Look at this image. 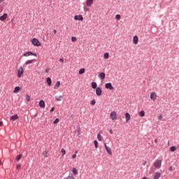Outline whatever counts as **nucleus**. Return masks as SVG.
<instances>
[{
    "label": "nucleus",
    "mask_w": 179,
    "mask_h": 179,
    "mask_svg": "<svg viewBox=\"0 0 179 179\" xmlns=\"http://www.w3.org/2000/svg\"><path fill=\"white\" fill-rule=\"evenodd\" d=\"M110 117L111 120H113V121H115V120H117V112L112 111L110 113Z\"/></svg>",
    "instance_id": "obj_3"
},
{
    "label": "nucleus",
    "mask_w": 179,
    "mask_h": 179,
    "mask_svg": "<svg viewBox=\"0 0 179 179\" xmlns=\"http://www.w3.org/2000/svg\"><path fill=\"white\" fill-rule=\"evenodd\" d=\"M3 125V122L2 121H0V127H2Z\"/></svg>",
    "instance_id": "obj_51"
},
{
    "label": "nucleus",
    "mask_w": 179,
    "mask_h": 179,
    "mask_svg": "<svg viewBox=\"0 0 179 179\" xmlns=\"http://www.w3.org/2000/svg\"><path fill=\"white\" fill-rule=\"evenodd\" d=\"M74 19L75 20H79V15H75Z\"/></svg>",
    "instance_id": "obj_44"
},
{
    "label": "nucleus",
    "mask_w": 179,
    "mask_h": 179,
    "mask_svg": "<svg viewBox=\"0 0 179 179\" xmlns=\"http://www.w3.org/2000/svg\"><path fill=\"white\" fill-rule=\"evenodd\" d=\"M43 156L45 157H48V152L47 150H45L43 153Z\"/></svg>",
    "instance_id": "obj_33"
},
{
    "label": "nucleus",
    "mask_w": 179,
    "mask_h": 179,
    "mask_svg": "<svg viewBox=\"0 0 179 179\" xmlns=\"http://www.w3.org/2000/svg\"><path fill=\"white\" fill-rule=\"evenodd\" d=\"M59 61H60V62H64V59L61 58V59H59Z\"/></svg>",
    "instance_id": "obj_53"
},
{
    "label": "nucleus",
    "mask_w": 179,
    "mask_h": 179,
    "mask_svg": "<svg viewBox=\"0 0 179 179\" xmlns=\"http://www.w3.org/2000/svg\"><path fill=\"white\" fill-rule=\"evenodd\" d=\"M160 177H162V173L160 172L155 173L154 174L153 179H159L160 178Z\"/></svg>",
    "instance_id": "obj_13"
},
{
    "label": "nucleus",
    "mask_w": 179,
    "mask_h": 179,
    "mask_svg": "<svg viewBox=\"0 0 179 179\" xmlns=\"http://www.w3.org/2000/svg\"><path fill=\"white\" fill-rule=\"evenodd\" d=\"M55 107H52V108L50 109V113H53V111H55Z\"/></svg>",
    "instance_id": "obj_45"
},
{
    "label": "nucleus",
    "mask_w": 179,
    "mask_h": 179,
    "mask_svg": "<svg viewBox=\"0 0 179 179\" xmlns=\"http://www.w3.org/2000/svg\"><path fill=\"white\" fill-rule=\"evenodd\" d=\"M150 99L151 100H153V101H155V100L157 99V94H156V92H154L150 94Z\"/></svg>",
    "instance_id": "obj_9"
},
{
    "label": "nucleus",
    "mask_w": 179,
    "mask_h": 179,
    "mask_svg": "<svg viewBox=\"0 0 179 179\" xmlns=\"http://www.w3.org/2000/svg\"><path fill=\"white\" fill-rule=\"evenodd\" d=\"M177 149H178V150H179V146H178V147H177Z\"/></svg>",
    "instance_id": "obj_56"
},
{
    "label": "nucleus",
    "mask_w": 179,
    "mask_h": 179,
    "mask_svg": "<svg viewBox=\"0 0 179 179\" xmlns=\"http://www.w3.org/2000/svg\"><path fill=\"white\" fill-rule=\"evenodd\" d=\"M104 147L106 150V152L111 156L113 155V151L111 150V148H110L108 146H107L106 143H104Z\"/></svg>",
    "instance_id": "obj_7"
},
{
    "label": "nucleus",
    "mask_w": 179,
    "mask_h": 179,
    "mask_svg": "<svg viewBox=\"0 0 179 179\" xmlns=\"http://www.w3.org/2000/svg\"><path fill=\"white\" fill-rule=\"evenodd\" d=\"M169 170V171H173V166H170Z\"/></svg>",
    "instance_id": "obj_48"
},
{
    "label": "nucleus",
    "mask_w": 179,
    "mask_h": 179,
    "mask_svg": "<svg viewBox=\"0 0 179 179\" xmlns=\"http://www.w3.org/2000/svg\"><path fill=\"white\" fill-rule=\"evenodd\" d=\"M39 107H41V108H45V102L44 101V100H41L39 101Z\"/></svg>",
    "instance_id": "obj_12"
},
{
    "label": "nucleus",
    "mask_w": 179,
    "mask_h": 179,
    "mask_svg": "<svg viewBox=\"0 0 179 179\" xmlns=\"http://www.w3.org/2000/svg\"><path fill=\"white\" fill-rule=\"evenodd\" d=\"M109 132H110V134H111V135H113V134H114V132L113 131V129L109 130Z\"/></svg>",
    "instance_id": "obj_49"
},
{
    "label": "nucleus",
    "mask_w": 179,
    "mask_h": 179,
    "mask_svg": "<svg viewBox=\"0 0 179 179\" xmlns=\"http://www.w3.org/2000/svg\"><path fill=\"white\" fill-rule=\"evenodd\" d=\"M85 69H81L79 70L78 73L79 75H83V73H85Z\"/></svg>",
    "instance_id": "obj_28"
},
{
    "label": "nucleus",
    "mask_w": 179,
    "mask_h": 179,
    "mask_svg": "<svg viewBox=\"0 0 179 179\" xmlns=\"http://www.w3.org/2000/svg\"><path fill=\"white\" fill-rule=\"evenodd\" d=\"M84 10H85V12H87L89 10V8L84 7Z\"/></svg>",
    "instance_id": "obj_47"
},
{
    "label": "nucleus",
    "mask_w": 179,
    "mask_h": 179,
    "mask_svg": "<svg viewBox=\"0 0 179 179\" xmlns=\"http://www.w3.org/2000/svg\"><path fill=\"white\" fill-rule=\"evenodd\" d=\"M62 99H64V96H55V99L57 101H62Z\"/></svg>",
    "instance_id": "obj_22"
},
{
    "label": "nucleus",
    "mask_w": 179,
    "mask_h": 179,
    "mask_svg": "<svg viewBox=\"0 0 179 179\" xmlns=\"http://www.w3.org/2000/svg\"><path fill=\"white\" fill-rule=\"evenodd\" d=\"M53 31L55 34H57V29H54Z\"/></svg>",
    "instance_id": "obj_52"
},
{
    "label": "nucleus",
    "mask_w": 179,
    "mask_h": 179,
    "mask_svg": "<svg viewBox=\"0 0 179 179\" xmlns=\"http://www.w3.org/2000/svg\"><path fill=\"white\" fill-rule=\"evenodd\" d=\"M91 86H92V89H96L98 87L97 83L96 82H92L91 83Z\"/></svg>",
    "instance_id": "obj_21"
},
{
    "label": "nucleus",
    "mask_w": 179,
    "mask_h": 179,
    "mask_svg": "<svg viewBox=\"0 0 179 179\" xmlns=\"http://www.w3.org/2000/svg\"><path fill=\"white\" fill-rule=\"evenodd\" d=\"M46 82L48 86H51V85H52V80H51V78L50 77L46 78Z\"/></svg>",
    "instance_id": "obj_16"
},
{
    "label": "nucleus",
    "mask_w": 179,
    "mask_h": 179,
    "mask_svg": "<svg viewBox=\"0 0 179 179\" xmlns=\"http://www.w3.org/2000/svg\"><path fill=\"white\" fill-rule=\"evenodd\" d=\"M78 20H80V22H83V16L82 15H78Z\"/></svg>",
    "instance_id": "obj_35"
},
{
    "label": "nucleus",
    "mask_w": 179,
    "mask_h": 179,
    "mask_svg": "<svg viewBox=\"0 0 179 179\" xmlns=\"http://www.w3.org/2000/svg\"><path fill=\"white\" fill-rule=\"evenodd\" d=\"M90 104L91 106H94V104H96V100L93 99L92 101H91Z\"/></svg>",
    "instance_id": "obj_38"
},
{
    "label": "nucleus",
    "mask_w": 179,
    "mask_h": 179,
    "mask_svg": "<svg viewBox=\"0 0 179 179\" xmlns=\"http://www.w3.org/2000/svg\"><path fill=\"white\" fill-rule=\"evenodd\" d=\"M162 161L161 159H157L155 160V162L153 163V166L154 167H155V169H160L162 167Z\"/></svg>",
    "instance_id": "obj_2"
},
{
    "label": "nucleus",
    "mask_w": 179,
    "mask_h": 179,
    "mask_svg": "<svg viewBox=\"0 0 179 179\" xmlns=\"http://www.w3.org/2000/svg\"><path fill=\"white\" fill-rule=\"evenodd\" d=\"M155 143H157V142H158L157 138H155Z\"/></svg>",
    "instance_id": "obj_54"
},
{
    "label": "nucleus",
    "mask_w": 179,
    "mask_h": 179,
    "mask_svg": "<svg viewBox=\"0 0 179 179\" xmlns=\"http://www.w3.org/2000/svg\"><path fill=\"white\" fill-rule=\"evenodd\" d=\"M33 45H34L35 47H41V43L40 42V41H38V39L34 38L31 40Z\"/></svg>",
    "instance_id": "obj_1"
},
{
    "label": "nucleus",
    "mask_w": 179,
    "mask_h": 179,
    "mask_svg": "<svg viewBox=\"0 0 179 179\" xmlns=\"http://www.w3.org/2000/svg\"><path fill=\"white\" fill-rule=\"evenodd\" d=\"M20 159H22V155H21V154L18 155L15 157L16 162H20Z\"/></svg>",
    "instance_id": "obj_27"
},
{
    "label": "nucleus",
    "mask_w": 179,
    "mask_h": 179,
    "mask_svg": "<svg viewBox=\"0 0 179 179\" xmlns=\"http://www.w3.org/2000/svg\"><path fill=\"white\" fill-rule=\"evenodd\" d=\"M94 147L96 148V149H97V148H99V142L97 141V140L94 141Z\"/></svg>",
    "instance_id": "obj_30"
},
{
    "label": "nucleus",
    "mask_w": 179,
    "mask_h": 179,
    "mask_svg": "<svg viewBox=\"0 0 179 179\" xmlns=\"http://www.w3.org/2000/svg\"><path fill=\"white\" fill-rule=\"evenodd\" d=\"M146 163H148L147 161H144V162L143 163V166H146Z\"/></svg>",
    "instance_id": "obj_50"
},
{
    "label": "nucleus",
    "mask_w": 179,
    "mask_h": 179,
    "mask_svg": "<svg viewBox=\"0 0 179 179\" xmlns=\"http://www.w3.org/2000/svg\"><path fill=\"white\" fill-rule=\"evenodd\" d=\"M50 71H51V69L50 68H47L45 71V73H48V72H50Z\"/></svg>",
    "instance_id": "obj_42"
},
{
    "label": "nucleus",
    "mask_w": 179,
    "mask_h": 179,
    "mask_svg": "<svg viewBox=\"0 0 179 179\" xmlns=\"http://www.w3.org/2000/svg\"><path fill=\"white\" fill-rule=\"evenodd\" d=\"M101 93H103V90H101V87H98L96 89V96H101Z\"/></svg>",
    "instance_id": "obj_8"
},
{
    "label": "nucleus",
    "mask_w": 179,
    "mask_h": 179,
    "mask_svg": "<svg viewBox=\"0 0 179 179\" xmlns=\"http://www.w3.org/2000/svg\"><path fill=\"white\" fill-rule=\"evenodd\" d=\"M77 40H78V39L76 38V37H75V36H72V37H71V41H72L73 43H75Z\"/></svg>",
    "instance_id": "obj_36"
},
{
    "label": "nucleus",
    "mask_w": 179,
    "mask_h": 179,
    "mask_svg": "<svg viewBox=\"0 0 179 179\" xmlns=\"http://www.w3.org/2000/svg\"><path fill=\"white\" fill-rule=\"evenodd\" d=\"M169 150H170L171 152H176V150H177V147H176V146H171V147L170 148Z\"/></svg>",
    "instance_id": "obj_25"
},
{
    "label": "nucleus",
    "mask_w": 179,
    "mask_h": 179,
    "mask_svg": "<svg viewBox=\"0 0 179 179\" xmlns=\"http://www.w3.org/2000/svg\"><path fill=\"white\" fill-rule=\"evenodd\" d=\"M30 99H31L30 96L29 95H27V96H26L27 101H30Z\"/></svg>",
    "instance_id": "obj_41"
},
{
    "label": "nucleus",
    "mask_w": 179,
    "mask_h": 179,
    "mask_svg": "<svg viewBox=\"0 0 179 179\" xmlns=\"http://www.w3.org/2000/svg\"><path fill=\"white\" fill-rule=\"evenodd\" d=\"M16 120H19V116H17V115H14L11 116L10 117L11 121H16Z\"/></svg>",
    "instance_id": "obj_18"
},
{
    "label": "nucleus",
    "mask_w": 179,
    "mask_h": 179,
    "mask_svg": "<svg viewBox=\"0 0 179 179\" xmlns=\"http://www.w3.org/2000/svg\"><path fill=\"white\" fill-rule=\"evenodd\" d=\"M133 43L135 44V45H136V44H138V43H139V38H138V36H134V37H133Z\"/></svg>",
    "instance_id": "obj_14"
},
{
    "label": "nucleus",
    "mask_w": 179,
    "mask_h": 179,
    "mask_svg": "<svg viewBox=\"0 0 179 179\" xmlns=\"http://www.w3.org/2000/svg\"><path fill=\"white\" fill-rule=\"evenodd\" d=\"M30 55H32L34 57H37V54H36L33 52H31V51L24 53V57H30Z\"/></svg>",
    "instance_id": "obj_4"
},
{
    "label": "nucleus",
    "mask_w": 179,
    "mask_h": 179,
    "mask_svg": "<svg viewBox=\"0 0 179 179\" xmlns=\"http://www.w3.org/2000/svg\"><path fill=\"white\" fill-rule=\"evenodd\" d=\"M106 89H108L109 90H114V87H113V84L111 83H108L105 84Z\"/></svg>",
    "instance_id": "obj_6"
},
{
    "label": "nucleus",
    "mask_w": 179,
    "mask_h": 179,
    "mask_svg": "<svg viewBox=\"0 0 179 179\" xmlns=\"http://www.w3.org/2000/svg\"><path fill=\"white\" fill-rule=\"evenodd\" d=\"M97 139H98V141H103V136H101V135L100 134H98Z\"/></svg>",
    "instance_id": "obj_29"
},
{
    "label": "nucleus",
    "mask_w": 179,
    "mask_h": 179,
    "mask_svg": "<svg viewBox=\"0 0 179 179\" xmlns=\"http://www.w3.org/2000/svg\"><path fill=\"white\" fill-rule=\"evenodd\" d=\"M116 20H121V15L120 14H117L115 15Z\"/></svg>",
    "instance_id": "obj_32"
},
{
    "label": "nucleus",
    "mask_w": 179,
    "mask_h": 179,
    "mask_svg": "<svg viewBox=\"0 0 179 179\" xmlns=\"http://www.w3.org/2000/svg\"><path fill=\"white\" fill-rule=\"evenodd\" d=\"M22 169V165L20 164H18L17 165V170H20Z\"/></svg>",
    "instance_id": "obj_39"
},
{
    "label": "nucleus",
    "mask_w": 179,
    "mask_h": 179,
    "mask_svg": "<svg viewBox=\"0 0 179 179\" xmlns=\"http://www.w3.org/2000/svg\"><path fill=\"white\" fill-rule=\"evenodd\" d=\"M109 57H110V54H108V52L104 53L103 55L104 59H108Z\"/></svg>",
    "instance_id": "obj_23"
},
{
    "label": "nucleus",
    "mask_w": 179,
    "mask_h": 179,
    "mask_svg": "<svg viewBox=\"0 0 179 179\" xmlns=\"http://www.w3.org/2000/svg\"><path fill=\"white\" fill-rule=\"evenodd\" d=\"M3 1H5V0H0V3H2V2H3Z\"/></svg>",
    "instance_id": "obj_55"
},
{
    "label": "nucleus",
    "mask_w": 179,
    "mask_h": 179,
    "mask_svg": "<svg viewBox=\"0 0 179 179\" xmlns=\"http://www.w3.org/2000/svg\"><path fill=\"white\" fill-rule=\"evenodd\" d=\"M72 172L75 176L78 175V169H76V168H73Z\"/></svg>",
    "instance_id": "obj_31"
},
{
    "label": "nucleus",
    "mask_w": 179,
    "mask_h": 179,
    "mask_svg": "<svg viewBox=\"0 0 179 179\" xmlns=\"http://www.w3.org/2000/svg\"><path fill=\"white\" fill-rule=\"evenodd\" d=\"M78 153V151L75 152V154L72 155V159H76V155Z\"/></svg>",
    "instance_id": "obj_40"
},
{
    "label": "nucleus",
    "mask_w": 179,
    "mask_h": 179,
    "mask_svg": "<svg viewBox=\"0 0 179 179\" xmlns=\"http://www.w3.org/2000/svg\"><path fill=\"white\" fill-rule=\"evenodd\" d=\"M58 122H59V118H56V119L53 121V124H58Z\"/></svg>",
    "instance_id": "obj_37"
},
{
    "label": "nucleus",
    "mask_w": 179,
    "mask_h": 179,
    "mask_svg": "<svg viewBox=\"0 0 179 179\" xmlns=\"http://www.w3.org/2000/svg\"><path fill=\"white\" fill-rule=\"evenodd\" d=\"M94 0H86L85 3L87 5V6H92V5H93V2Z\"/></svg>",
    "instance_id": "obj_15"
},
{
    "label": "nucleus",
    "mask_w": 179,
    "mask_h": 179,
    "mask_svg": "<svg viewBox=\"0 0 179 179\" xmlns=\"http://www.w3.org/2000/svg\"><path fill=\"white\" fill-rule=\"evenodd\" d=\"M61 86V81H57L54 87V89L57 90Z\"/></svg>",
    "instance_id": "obj_19"
},
{
    "label": "nucleus",
    "mask_w": 179,
    "mask_h": 179,
    "mask_svg": "<svg viewBox=\"0 0 179 179\" xmlns=\"http://www.w3.org/2000/svg\"><path fill=\"white\" fill-rule=\"evenodd\" d=\"M23 67H20L17 70V78H22V76H23Z\"/></svg>",
    "instance_id": "obj_5"
},
{
    "label": "nucleus",
    "mask_w": 179,
    "mask_h": 179,
    "mask_svg": "<svg viewBox=\"0 0 179 179\" xmlns=\"http://www.w3.org/2000/svg\"><path fill=\"white\" fill-rule=\"evenodd\" d=\"M61 152L62 153V156H65V154L66 153V151L65 150V149L62 148L61 150Z\"/></svg>",
    "instance_id": "obj_34"
},
{
    "label": "nucleus",
    "mask_w": 179,
    "mask_h": 179,
    "mask_svg": "<svg viewBox=\"0 0 179 179\" xmlns=\"http://www.w3.org/2000/svg\"><path fill=\"white\" fill-rule=\"evenodd\" d=\"M159 120H163V115H160L159 116Z\"/></svg>",
    "instance_id": "obj_46"
},
{
    "label": "nucleus",
    "mask_w": 179,
    "mask_h": 179,
    "mask_svg": "<svg viewBox=\"0 0 179 179\" xmlns=\"http://www.w3.org/2000/svg\"><path fill=\"white\" fill-rule=\"evenodd\" d=\"M78 135H80V127L77 129Z\"/></svg>",
    "instance_id": "obj_43"
},
{
    "label": "nucleus",
    "mask_w": 179,
    "mask_h": 179,
    "mask_svg": "<svg viewBox=\"0 0 179 179\" xmlns=\"http://www.w3.org/2000/svg\"><path fill=\"white\" fill-rule=\"evenodd\" d=\"M8 19V13H4L3 15L0 16V20L1 22H5Z\"/></svg>",
    "instance_id": "obj_10"
},
{
    "label": "nucleus",
    "mask_w": 179,
    "mask_h": 179,
    "mask_svg": "<svg viewBox=\"0 0 179 179\" xmlns=\"http://www.w3.org/2000/svg\"><path fill=\"white\" fill-rule=\"evenodd\" d=\"M99 78H100V79H101V80H104V79H106V73L104 72H101L99 74Z\"/></svg>",
    "instance_id": "obj_11"
},
{
    "label": "nucleus",
    "mask_w": 179,
    "mask_h": 179,
    "mask_svg": "<svg viewBox=\"0 0 179 179\" xmlns=\"http://www.w3.org/2000/svg\"><path fill=\"white\" fill-rule=\"evenodd\" d=\"M0 164H1V161H0Z\"/></svg>",
    "instance_id": "obj_57"
},
{
    "label": "nucleus",
    "mask_w": 179,
    "mask_h": 179,
    "mask_svg": "<svg viewBox=\"0 0 179 179\" xmlns=\"http://www.w3.org/2000/svg\"><path fill=\"white\" fill-rule=\"evenodd\" d=\"M139 117H145V110H141L138 113Z\"/></svg>",
    "instance_id": "obj_26"
},
{
    "label": "nucleus",
    "mask_w": 179,
    "mask_h": 179,
    "mask_svg": "<svg viewBox=\"0 0 179 179\" xmlns=\"http://www.w3.org/2000/svg\"><path fill=\"white\" fill-rule=\"evenodd\" d=\"M34 62V59L28 60L25 62V65H30V64H33Z\"/></svg>",
    "instance_id": "obj_24"
},
{
    "label": "nucleus",
    "mask_w": 179,
    "mask_h": 179,
    "mask_svg": "<svg viewBox=\"0 0 179 179\" xmlns=\"http://www.w3.org/2000/svg\"><path fill=\"white\" fill-rule=\"evenodd\" d=\"M125 118H126L127 122H128V121H129V120H131V115L129 114V113H125Z\"/></svg>",
    "instance_id": "obj_17"
},
{
    "label": "nucleus",
    "mask_w": 179,
    "mask_h": 179,
    "mask_svg": "<svg viewBox=\"0 0 179 179\" xmlns=\"http://www.w3.org/2000/svg\"><path fill=\"white\" fill-rule=\"evenodd\" d=\"M20 92V87H15L13 90V93H19Z\"/></svg>",
    "instance_id": "obj_20"
}]
</instances>
